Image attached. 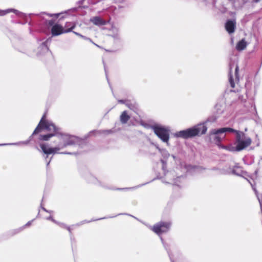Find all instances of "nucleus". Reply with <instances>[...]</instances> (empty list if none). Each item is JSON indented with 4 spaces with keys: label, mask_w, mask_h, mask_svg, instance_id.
<instances>
[{
    "label": "nucleus",
    "mask_w": 262,
    "mask_h": 262,
    "mask_svg": "<svg viewBox=\"0 0 262 262\" xmlns=\"http://www.w3.org/2000/svg\"><path fill=\"white\" fill-rule=\"evenodd\" d=\"M207 131V127L204 124H199L193 127L176 133L174 136L187 139L194 136L204 134Z\"/></svg>",
    "instance_id": "f257e3e1"
},
{
    "label": "nucleus",
    "mask_w": 262,
    "mask_h": 262,
    "mask_svg": "<svg viewBox=\"0 0 262 262\" xmlns=\"http://www.w3.org/2000/svg\"><path fill=\"white\" fill-rule=\"evenodd\" d=\"M62 140L63 144L61 145L60 147L47 148V145L45 144H40V147L45 154L50 155L58 153V151L61 148H62L68 146L73 145L75 142L74 137L69 135L63 136L62 137Z\"/></svg>",
    "instance_id": "f03ea898"
},
{
    "label": "nucleus",
    "mask_w": 262,
    "mask_h": 262,
    "mask_svg": "<svg viewBox=\"0 0 262 262\" xmlns=\"http://www.w3.org/2000/svg\"><path fill=\"white\" fill-rule=\"evenodd\" d=\"M236 150H241L250 145V144L251 143V139L249 137H246L244 133L236 132Z\"/></svg>",
    "instance_id": "7ed1b4c3"
},
{
    "label": "nucleus",
    "mask_w": 262,
    "mask_h": 262,
    "mask_svg": "<svg viewBox=\"0 0 262 262\" xmlns=\"http://www.w3.org/2000/svg\"><path fill=\"white\" fill-rule=\"evenodd\" d=\"M155 133L164 142H167L169 140L168 131L161 127L155 126L154 128Z\"/></svg>",
    "instance_id": "20e7f679"
},
{
    "label": "nucleus",
    "mask_w": 262,
    "mask_h": 262,
    "mask_svg": "<svg viewBox=\"0 0 262 262\" xmlns=\"http://www.w3.org/2000/svg\"><path fill=\"white\" fill-rule=\"evenodd\" d=\"M46 130L50 133H54V136L58 133V128L52 122L48 121L41 125L39 128V133L41 130Z\"/></svg>",
    "instance_id": "39448f33"
},
{
    "label": "nucleus",
    "mask_w": 262,
    "mask_h": 262,
    "mask_svg": "<svg viewBox=\"0 0 262 262\" xmlns=\"http://www.w3.org/2000/svg\"><path fill=\"white\" fill-rule=\"evenodd\" d=\"M51 33L53 36H58L66 33L63 27L59 24H55L51 28Z\"/></svg>",
    "instance_id": "423d86ee"
},
{
    "label": "nucleus",
    "mask_w": 262,
    "mask_h": 262,
    "mask_svg": "<svg viewBox=\"0 0 262 262\" xmlns=\"http://www.w3.org/2000/svg\"><path fill=\"white\" fill-rule=\"evenodd\" d=\"M46 116H47V112L45 113L43 115V116H42L38 124L37 125V127L34 130V132L32 134V135H36V134L39 133V128H40L41 125H42V124H43L49 121L48 120L46 119Z\"/></svg>",
    "instance_id": "0eeeda50"
},
{
    "label": "nucleus",
    "mask_w": 262,
    "mask_h": 262,
    "mask_svg": "<svg viewBox=\"0 0 262 262\" xmlns=\"http://www.w3.org/2000/svg\"><path fill=\"white\" fill-rule=\"evenodd\" d=\"M76 26L75 22H67L63 27L66 33L71 32Z\"/></svg>",
    "instance_id": "6e6552de"
},
{
    "label": "nucleus",
    "mask_w": 262,
    "mask_h": 262,
    "mask_svg": "<svg viewBox=\"0 0 262 262\" xmlns=\"http://www.w3.org/2000/svg\"><path fill=\"white\" fill-rule=\"evenodd\" d=\"M90 21L94 25L97 26H102L105 24V21L100 17L95 16L91 18Z\"/></svg>",
    "instance_id": "1a4fd4ad"
},
{
    "label": "nucleus",
    "mask_w": 262,
    "mask_h": 262,
    "mask_svg": "<svg viewBox=\"0 0 262 262\" xmlns=\"http://www.w3.org/2000/svg\"><path fill=\"white\" fill-rule=\"evenodd\" d=\"M235 23L232 21H228L226 24V30L230 33L234 31Z\"/></svg>",
    "instance_id": "9d476101"
},
{
    "label": "nucleus",
    "mask_w": 262,
    "mask_h": 262,
    "mask_svg": "<svg viewBox=\"0 0 262 262\" xmlns=\"http://www.w3.org/2000/svg\"><path fill=\"white\" fill-rule=\"evenodd\" d=\"M247 45V43L246 41L245 40L243 39L237 43L236 48L238 51H242L245 49Z\"/></svg>",
    "instance_id": "9b49d317"
},
{
    "label": "nucleus",
    "mask_w": 262,
    "mask_h": 262,
    "mask_svg": "<svg viewBox=\"0 0 262 262\" xmlns=\"http://www.w3.org/2000/svg\"><path fill=\"white\" fill-rule=\"evenodd\" d=\"M54 136V133H49L47 135H40L39 140L41 141H48L51 138Z\"/></svg>",
    "instance_id": "f8f14e48"
},
{
    "label": "nucleus",
    "mask_w": 262,
    "mask_h": 262,
    "mask_svg": "<svg viewBox=\"0 0 262 262\" xmlns=\"http://www.w3.org/2000/svg\"><path fill=\"white\" fill-rule=\"evenodd\" d=\"M225 132H234L236 133V130H234L233 129L231 128H223L220 129H218L216 131H214L213 133L214 134H217L219 133H224Z\"/></svg>",
    "instance_id": "ddd939ff"
},
{
    "label": "nucleus",
    "mask_w": 262,
    "mask_h": 262,
    "mask_svg": "<svg viewBox=\"0 0 262 262\" xmlns=\"http://www.w3.org/2000/svg\"><path fill=\"white\" fill-rule=\"evenodd\" d=\"M129 119V116L126 112L122 113L120 116V120L122 123H125Z\"/></svg>",
    "instance_id": "4468645a"
},
{
    "label": "nucleus",
    "mask_w": 262,
    "mask_h": 262,
    "mask_svg": "<svg viewBox=\"0 0 262 262\" xmlns=\"http://www.w3.org/2000/svg\"><path fill=\"white\" fill-rule=\"evenodd\" d=\"M164 226H162V225H160V226H155L154 227V231L157 233H160L161 232H163L165 230L164 229H162V228H164Z\"/></svg>",
    "instance_id": "2eb2a0df"
},
{
    "label": "nucleus",
    "mask_w": 262,
    "mask_h": 262,
    "mask_svg": "<svg viewBox=\"0 0 262 262\" xmlns=\"http://www.w3.org/2000/svg\"><path fill=\"white\" fill-rule=\"evenodd\" d=\"M63 14V13H55V14H48V15H49L50 17H55L56 18H58L60 17L61 15Z\"/></svg>",
    "instance_id": "dca6fc26"
},
{
    "label": "nucleus",
    "mask_w": 262,
    "mask_h": 262,
    "mask_svg": "<svg viewBox=\"0 0 262 262\" xmlns=\"http://www.w3.org/2000/svg\"><path fill=\"white\" fill-rule=\"evenodd\" d=\"M15 11H16V10H14V9H7V10H6L5 11H4L3 12V15H5L7 13H10V12H15Z\"/></svg>",
    "instance_id": "f3484780"
},
{
    "label": "nucleus",
    "mask_w": 262,
    "mask_h": 262,
    "mask_svg": "<svg viewBox=\"0 0 262 262\" xmlns=\"http://www.w3.org/2000/svg\"><path fill=\"white\" fill-rule=\"evenodd\" d=\"M54 20H49V21L47 22V24H48L49 26H52V27H53V26H54Z\"/></svg>",
    "instance_id": "a211bd4d"
},
{
    "label": "nucleus",
    "mask_w": 262,
    "mask_h": 262,
    "mask_svg": "<svg viewBox=\"0 0 262 262\" xmlns=\"http://www.w3.org/2000/svg\"><path fill=\"white\" fill-rule=\"evenodd\" d=\"M73 33H74L76 35H77L78 36H79V37H80L81 38H84V37L82 35L80 34L79 33H77V32H74V31H73Z\"/></svg>",
    "instance_id": "6ab92c4d"
},
{
    "label": "nucleus",
    "mask_w": 262,
    "mask_h": 262,
    "mask_svg": "<svg viewBox=\"0 0 262 262\" xmlns=\"http://www.w3.org/2000/svg\"><path fill=\"white\" fill-rule=\"evenodd\" d=\"M230 82H231V84L232 87L234 88V84L233 83V82H232V81L231 80H230Z\"/></svg>",
    "instance_id": "aec40b11"
},
{
    "label": "nucleus",
    "mask_w": 262,
    "mask_h": 262,
    "mask_svg": "<svg viewBox=\"0 0 262 262\" xmlns=\"http://www.w3.org/2000/svg\"><path fill=\"white\" fill-rule=\"evenodd\" d=\"M103 132V133L105 134V133H110V132H111V131L110 130H104Z\"/></svg>",
    "instance_id": "412c9836"
},
{
    "label": "nucleus",
    "mask_w": 262,
    "mask_h": 262,
    "mask_svg": "<svg viewBox=\"0 0 262 262\" xmlns=\"http://www.w3.org/2000/svg\"><path fill=\"white\" fill-rule=\"evenodd\" d=\"M64 16H62L60 18V19H61V18H63Z\"/></svg>",
    "instance_id": "4be33fe9"
},
{
    "label": "nucleus",
    "mask_w": 262,
    "mask_h": 262,
    "mask_svg": "<svg viewBox=\"0 0 262 262\" xmlns=\"http://www.w3.org/2000/svg\"><path fill=\"white\" fill-rule=\"evenodd\" d=\"M68 230H69V231H70V228H69V227H68Z\"/></svg>",
    "instance_id": "5701e85b"
},
{
    "label": "nucleus",
    "mask_w": 262,
    "mask_h": 262,
    "mask_svg": "<svg viewBox=\"0 0 262 262\" xmlns=\"http://www.w3.org/2000/svg\"><path fill=\"white\" fill-rule=\"evenodd\" d=\"M256 2H258L259 1V0H255Z\"/></svg>",
    "instance_id": "b1692460"
}]
</instances>
